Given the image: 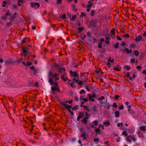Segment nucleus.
I'll return each instance as SVG.
<instances>
[{"mask_svg": "<svg viewBox=\"0 0 146 146\" xmlns=\"http://www.w3.org/2000/svg\"><path fill=\"white\" fill-rule=\"evenodd\" d=\"M72 10H74V11H76L77 9H76V6L74 4H72Z\"/></svg>", "mask_w": 146, "mask_h": 146, "instance_id": "nucleus-25", "label": "nucleus"}, {"mask_svg": "<svg viewBox=\"0 0 146 146\" xmlns=\"http://www.w3.org/2000/svg\"><path fill=\"white\" fill-rule=\"evenodd\" d=\"M93 122L94 123L95 126H97L98 124V122L96 120L94 121Z\"/></svg>", "mask_w": 146, "mask_h": 146, "instance_id": "nucleus-40", "label": "nucleus"}, {"mask_svg": "<svg viewBox=\"0 0 146 146\" xmlns=\"http://www.w3.org/2000/svg\"><path fill=\"white\" fill-rule=\"evenodd\" d=\"M134 54H135V55L136 56H137L139 54V52L138 50H135L134 51Z\"/></svg>", "mask_w": 146, "mask_h": 146, "instance_id": "nucleus-28", "label": "nucleus"}, {"mask_svg": "<svg viewBox=\"0 0 146 146\" xmlns=\"http://www.w3.org/2000/svg\"><path fill=\"white\" fill-rule=\"evenodd\" d=\"M108 60L109 62H110L112 63H113L114 62V59H111V57H109V58Z\"/></svg>", "mask_w": 146, "mask_h": 146, "instance_id": "nucleus-22", "label": "nucleus"}, {"mask_svg": "<svg viewBox=\"0 0 146 146\" xmlns=\"http://www.w3.org/2000/svg\"><path fill=\"white\" fill-rule=\"evenodd\" d=\"M11 14L9 11H7L5 13V16H3L2 17V19L3 20H6L7 18V16L9 15H11Z\"/></svg>", "mask_w": 146, "mask_h": 146, "instance_id": "nucleus-2", "label": "nucleus"}, {"mask_svg": "<svg viewBox=\"0 0 146 146\" xmlns=\"http://www.w3.org/2000/svg\"><path fill=\"white\" fill-rule=\"evenodd\" d=\"M103 124L104 125H105L106 126H108L110 125V123L109 121H108L106 122H104Z\"/></svg>", "mask_w": 146, "mask_h": 146, "instance_id": "nucleus-17", "label": "nucleus"}, {"mask_svg": "<svg viewBox=\"0 0 146 146\" xmlns=\"http://www.w3.org/2000/svg\"><path fill=\"white\" fill-rule=\"evenodd\" d=\"M130 138L132 139L133 141H136L135 137L132 135H129Z\"/></svg>", "mask_w": 146, "mask_h": 146, "instance_id": "nucleus-13", "label": "nucleus"}, {"mask_svg": "<svg viewBox=\"0 0 146 146\" xmlns=\"http://www.w3.org/2000/svg\"><path fill=\"white\" fill-rule=\"evenodd\" d=\"M81 136L82 137H83L84 139L86 140L87 138V137L85 134L84 133L83 134H82L81 135Z\"/></svg>", "mask_w": 146, "mask_h": 146, "instance_id": "nucleus-18", "label": "nucleus"}, {"mask_svg": "<svg viewBox=\"0 0 146 146\" xmlns=\"http://www.w3.org/2000/svg\"><path fill=\"white\" fill-rule=\"evenodd\" d=\"M53 65L56 68H57L60 72V68L58 64L56 63H54Z\"/></svg>", "mask_w": 146, "mask_h": 146, "instance_id": "nucleus-7", "label": "nucleus"}, {"mask_svg": "<svg viewBox=\"0 0 146 146\" xmlns=\"http://www.w3.org/2000/svg\"><path fill=\"white\" fill-rule=\"evenodd\" d=\"M58 74L55 73L54 74L51 72L50 71L48 73L49 76V81L48 82L51 85H53L54 84V82L52 79V77H53L55 81L58 80H59V78H57V76Z\"/></svg>", "mask_w": 146, "mask_h": 146, "instance_id": "nucleus-1", "label": "nucleus"}, {"mask_svg": "<svg viewBox=\"0 0 146 146\" xmlns=\"http://www.w3.org/2000/svg\"><path fill=\"white\" fill-rule=\"evenodd\" d=\"M143 36L146 37V31L143 34Z\"/></svg>", "mask_w": 146, "mask_h": 146, "instance_id": "nucleus-64", "label": "nucleus"}, {"mask_svg": "<svg viewBox=\"0 0 146 146\" xmlns=\"http://www.w3.org/2000/svg\"><path fill=\"white\" fill-rule=\"evenodd\" d=\"M79 115L77 117V120L78 121L82 117L83 115V113L81 112H79Z\"/></svg>", "mask_w": 146, "mask_h": 146, "instance_id": "nucleus-6", "label": "nucleus"}, {"mask_svg": "<svg viewBox=\"0 0 146 146\" xmlns=\"http://www.w3.org/2000/svg\"><path fill=\"white\" fill-rule=\"evenodd\" d=\"M142 37L141 35H139L136 37L135 39V41L137 42H139L141 40Z\"/></svg>", "mask_w": 146, "mask_h": 146, "instance_id": "nucleus-5", "label": "nucleus"}, {"mask_svg": "<svg viewBox=\"0 0 146 146\" xmlns=\"http://www.w3.org/2000/svg\"><path fill=\"white\" fill-rule=\"evenodd\" d=\"M115 114L116 117H119V112L118 111H116L115 112Z\"/></svg>", "mask_w": 146, "mask_h": 146, "instance_id": "nucleus-16", "label": "nucleus"}, {"mask_svg": "<svg viewBox=\"0 0 146 146\" xmlns=\"http://www.w3.org/2000/svg\"><path fill=\"white\" fill-rule=\"evenodd\" d=\"M70 73L71 76L72 77H78V75L76 73V72H72V70L70 71Z\"/></svg>", "mask_w": 146, "mask_h": 146, "instance_id": "nucleus-3", "label": "nucleus"}, {"mask_svg": "<svg viewBox=\"0 0 146 146\" xmlns=\"http://www.w3.org/2000/svg\"><path fill=\"white\" fill-rule=\"evenodd\" d=\"M92 39L93 40V42L94 43H95L97 41L96 39V38H92Z\"/></svg>", "mask_w": 146, "mask_h": 146, "instance_id": "nucleus-51", "label": "nucleus"}, {"mask_svg": "<svg viewBox=\"0 0 146 146\" xmlns=\"http://www.w3.org/2000/svg\"><path fill=\"white\" fill-rule=\"evenodd\" d=\"M119 43L118 42H117L116 44H115L114 45V47L115 48H117L118 47H119Z\"/></svg>", "mask_w": 146, "mask_h": 146, "instance_id": "nucleus-29", "label": "nucleus"}, {"mask_svg": "<svg viewBox=\"0 0 146 146\" xmlns=\"http://www.w3.org/2000/svg\"><path fill=\"white\" fill-rule=\"evenodd\" d=\"M84 99V97L82 96H81L80 98V100H83Z\"/></svg>", "mask_w": 146, "mask_h": 146, "instance_id": "nucleus-62", "label": "nucleus"}, {"mask_svg": "<svg viewBox=\"0 0 146 146\" xmlns=\"http://www.w3.org/2000/svg\"><path fill=\"white\" fill-rule=\"evenodd\" d=\"M10 16H11V18L10 19V20L11 21H12L15 18V16L14 15H11Z\"/></svg>", "mask_w": 146, "mask_h": 146, "instance_id": "nucleus-23", "label": "nucleus"}, {"mask_svg": "<svg viewBox=\"0 0 146 146\" xmlns=\"http://www.w3.org/2000/svg\"><path fill=\"white\" fill-rule=\"evenodd\" d=\"M62 1V0H57V3L58 4H60Z\"/></svg>", "mask_w": 146, "mask_h": 146, "instance_id": "nucleus-57", "label": "nucleus"}, {"mask_svg": "<svg viewBox=\"0 0 146 146\" xmlns=\"http://www.w3.org/2000/svg\"><path fill=\"white\" fill-rule=\"evenodd\" d=\"M122 134L125 135V136H127V134L126 131H124L122 132Z\"/></svg>", "mask_w": 146, "mask_h": 146, "instance_id": "nucleus-42", "label": "nucleus"}, {"mask_svg": "<svg viewBox=\"0 0 146 146\" xmlns=\"http://www.w3.org/2000/svg\"><path fill=\"white\" fill-rule=\"evenodd\" d=\"M99 141V139H98L95 138L94 139V141L96 142H98Z\"/></svg>", "mask_w": 146, "mask_h": 146, "instance_id": "nucleus-36", "label": "nucleus"}, {"mask_svg": "<svg viewBox=\"0 0 146 146\" xmlns=\"http://www.w3.org/2000/svg\"><path fill=\"white\" fill-rule=\"evenodd\" d=\"M120 126L122 127L123 126V124L122 122H121L120 123H118L117 124V126L118 127H119Z\"/></svg>", "mask_w": 146, "mask_h": 146, "instance_id": "nucleus-30", "label": "nucleus"}, {"mask_svg": "<svg viewBox=\"0 0 146 146\" xmlns=\"http://www.w3.org/2000/svg\"><path fill=\"white\" fill-rule=\"evenodd\" d=\"M82 122H84V124H87V120L86 119H85V118H84V119L82 121Z\"/></svg>", "mask_w": 146, "mask_h": 146, "instance_id": "nucleus-37", "label": "nucleus"}, {"mask_svg": "<svg viewBox=\"0 0 146 146\" xmlns=\"http://www.w3.org/2000/svg\"><path fill=\"white\" fill-rule=\"evenodd\" d=\"M78 29L80 31H83L84 30V29L82 27H79L78 28Z\"/></svg>", "mask_w": 146, "mask_h": 146, "instance_id": "nucleus-45", "label": "nucleus"}, {"mask_svg": "<svg viewBox=\"0 0 146 146\" xmlns=\"http://www.w3.org/2000/svg\"><path fill=\"white\" fill-rule=\"evenodd\" d=\"M102 42H100L99 44L98 45V47L100 49H101L102 48Z\"/></svg>", "mask_w": 146, "mask_h": 146, "instance_id": "nucleus-21", "label": "nucleus"}, {"mask_svg": "<svg viewBox=\"0 0 146 146\" xmlns=\"http://www.w3.org/2000/svg\"><path fill=\"white\" fill-rule=\"evenodd\" d=\"M18 8L17 5L16 4H13L11 7V9H16Z\"/></svg>", "mask_w": 146, "mask_h": 146, "instance_id": "nucleus-14", "label": "nucleus"}, {"mask_svg": "<svg viewBox=\"0 0 146 146\" xmlns=\"http://www.w3.org/2000/svg\"><path fill=\"white\" fill-rule=\"evenodd\" d=\"M107 65L108 66V67L110 68L111 66V64L109 62H108L107 64Z\"/></svg>", "mask_w": 146, "mask_h": 146, "instance_id": "nucleus-48", "label": "nucleus"}, {"mask_svg": "<svg viewBox=\"0 0 146 146\" xmlns=\"http://www.w3.org/2000/svg\"><path fill=\"white\" fill-rule=\"evenodd\" d=\"M38 69H36L35 70L34 72V74H36L37 72H38Z\"/></svg>", "mask_w": 146, "mask_h": 146, "instance_id": "nucleus-38", "label": "nucleus"}, {"mask_svg": "<svg viewBox=\"0 0 146 146\" xmlns=\"http://www.w3.org/2000/svg\"><path fill=\"white\" fill-rule=\"evenodd\" d=\"M85 91L84 90H82L79 93L81 94L85 92Z\"/></svg>", "mask_w": 146, "mask_h": 146, "instance_id": "nucleus-44", "label": "nucleus"}, {"mask_svg": "<svg viewBox=\"0 0 146 146\" xmlns=\"http://www.w3.org/2000/svg\"><path fill=\"white\" fill-rule=\"evenodd\" d=\"M91 5H88L87 6V12H89L91 9V7L92 6H91Z\"/></svg>", "mask_w": 146, "mask_h": 146, "instance_id": "nucleus-12", "label": "nucleus"}, {"mask_svg": "<svg viewBox=\"0 0 146 146\" xmlns=\"http://www.w3.org/2000/svg\"><path fill=\"white\" fill-rule=\"evenodd\" d=\"M84 84V82L83 81H79L78 83V84L80 85L83 84Z\"/></svg>", "mask_w": 146, "mask_h": 146, "instance_id": "nucleus-24", "label": "nucleus"}, {"mask_svg": "<svg viewBox=\"0 0 146 146\" xmlns=\"http://www.w3.org/2000/svg\"><path fill=\"white\" fill-rule=\"evenodd\" d=\"M76 16L75 15H73L72 18L71 19V20L72 21L74 20L75 18V17Z\"/></svg>", "mask_w": 146, "mask_h": 146, "instance_id": "nucleus-63", "label": "nucleus"}, {"mask_svg": "<svg viewBox=\"0 0 146 146\" xmlns=\"http://www.w3.org/2000/svg\"><path fill=\"white\" fill-rule=\"evenodd\" d=\"M60 104L61 105L63 106L64 107H65L66 108L67 104H66L65 102H61Z\"/></svg>", "mask_w": 146, "mask_h": 146, "instance_id": "nucleus-26", "label": "nucleus"}, {"mask_svg": "<svg viewBox=\"0 0 146 146\" xmlns=\"http://www.w3.org/2000/svg\"><path fill=\"white\" fill-rule=\"evenodd\" d=\"M75 100L76 101H79V99L77 97H75Z\"/></svg>", "mask_w": 146, "mask_h": 146, "instance_id": "nucleus-60", "label": "nucleus"}, {"mask_svg": "<svg viewBox=\"0 0 146 146\" xmlns=\"http://www.w3.org/2000/svg\"><path fill=\"white\" fill-rule=\"evenodd\" d=\"M56 89V88L55 87H52L51 88V90L52 91H54Z\"/></svg>", "mask_w": 146, "mask_h": 146, "instance_id": "nucleus-54", "label": "nucleus"}, {"mask_svg": "<svg viewBox=\"0 0 146 146\" xmlns=\"http://www.w3.org/2000/svg\"><path fill=\"white\" fill-rule=\"evenodd\" d=\"M119 97V95H116L115 96V99L117 100V99Z\"/></svg>", "mask_w": 146, "mask_h": 146, "instance_id": "nucleus-58", "label": "nucleus"}, {"mask_svg": "<svg viewBox=\"0 0 146 146\" xmlns=\"http://www.w3.org/2000/svg\"><path fill=\"white\" fill-rule=\"evenodd\" d=\"M62 78L64 82L67 80V78L65 76V74H64V75H62Z\"/></svg>", "mask_w": 146, "mask_h": 146, "instance_id": "nucleus-9", "label": "nucleus"}, {"mask_svg": "<svg viewBox=\"0 0 146 146\" xmlns=\"http://www.w3.org/2000/svg\"><path fill=\"white\" fill-rule=\"evenodd\" d=\"M139 129L141 131H146V127L145 126H143L139 127Z\"/></svg>", "mask_w": 146, "mask_h": 146, "instance_id": "nucleus-8", "label": "nucleus"}, {"mask_svg": "<svg viewBox=\"0 0 146 146\" xmlns=\"http://www.w3.org/2000/svg\"><path fill=\"white\" fill-rule=\"evenodd\" d=\"M130 138V137L129 136H127V137L126 141H127L129 142V143H131V140L129 139Z\"/></svg>", "mask_w": 146, "mask_h": 146, "instance_id": "nucleus-32", "label": "nucleus"}, {"mask_svg": "<svg viewBox=\"0 0 146 146\" xmlns=\"http://www.w3.org/2000/svg\"><path fill=\"white\" fill-rule=\"evenodd\" d=\"M125 50L128 53H130L132 52V50H129L128 48H125Z\"/></svg>", "mask_w": 146, "mask_h": 146, "instance_id": "nucleus-15", "label": "nucleus"}, {"mask_svg": "<svg viewBox=\"0 0 146 146\" xmlns=\"http://www.w3.org/2000/svg\"><path fill=\"white\" fill-rule=\"evenodd\" d=\"M60 17H62L63 19H65L66 18V15L65 14H63Z\"/></svg>", "mask_w": 146, "mask_h": 146, "instance_id": "nucleus-34", "label": "nucleus"}, {"mask_svg": "<svg viewBox=\"0 0 146 146\" xmlns=\"http://www.w3.org/2000/svg\"><path fill=\"white\" fill-rule=\"evenodd\" d=\"M31 7L32 8L35 7V6H36L38 7H40V4L39 3L35 2V3H30Z\"/></svg>", "mask_w": 146, "mask_h": 146, "instance_id": "nucleus-4", "label": "nucleus"}, {"mask_svg": "<svg viewBox=\"0 0 146 146\" xmlns=\"http://www.w3.org/2000/svg\"><path fill=\"white\" fill-rule=\"evenodd\" d=\"M113 69L114 70H117L119 71L120 70L117 67H114Z\"/></svg>", "mask_w": 146, "mask_h": 146, "instance_id": "nucleus-46", "label": "nucleus"}, {"mask_svg": "<svg viewBox=\"0 0 146 146\" xmlns=\"http://www.w3.org/2000/svg\"><path fill=\"white\" fill-rule=\"evenodd\" d=\"M115 31V30L114 29H112V31H111V33L112 35H114L115 34L114 31Z\"/></svg>", "mask_w": 146, "mask_h": 146, "instance_id": "nucleus-49", "label": "nucleus"}, {"mask_svg": "<svg viewBox=\"0 0 146 146\" xmlns=\"http://www.w3.org/2000/svg\"><path fill=\"white\" fill-rule=\"evenodd\" d=\"M136 68L138 69L139 70H140L141 68V67L139 66H137L136 67Z\"/></svg>", "mask_w": 146, "mask_h": 146, "instance_id": "nucleus-52", "label": "nucleus"}, {"mask_svg": "<svg viewBox=\"0 0 146 146\" xmlns=\"http://www.w3.org/2000/svg\"><path fill=\"white\" fill-rule=\"evenodd\" d=\"M87 36L88 37H91V32L90 31L88 32L87 33Z\"/></svg>", "mask_w": 146, "mask_h": 146, "instance_id": "nucleus-27", "label": "nucleus"}, {"mask_svg": "<svg viewBox=\"0 0 146 146\" xmlns=\"http://www.w3.org/2000/svg\"><path fill=\"white\" fill-rule=\"evenodd\" d=\"M123 105H121L119 107V109L120 110H123Z\"/></svg>", "mask_w": 146, "mask_h": 146, "instance_id": "nucleus-56", "label": "nucleus"}, {"mask_svg": "<svg viewBox=\"0 0 146 146\" xmlns=\"http://www.w3.org/2000/svg\"><path fill=\"white\" fill-rule=\"evenodd\" d=\"M94 11L93 10H92L91 12V15L92 16H93L94 15Z\"/></svg>", "mask_w": 146, "mask_h": 146, "instance_id": "nucleus-39", "label": "nucleus"}, {"mask_svg": "<svg viewBox=\"0 0 146 146\" xmlns=\"http://www.w3.org/2000/svg\"><path fill=\"white\" fill-rule=\"evenodd\" d=\"M32 64V63L31 62H27L26 63V66H30Z\"/></svg>", "mask_w": 146, "mask_h": 146, "instance_id": "nucleus-31", "label": "nucleus"}, {"mask_svg": "<svg viewBox=\"0 0 146 146\" xmlns=\"http://www.w3.org/2000/svg\"><path fill=\"white\" fill-rule=\"evenodd\" d=\"M116 38L118 40H122L121 38L119 36H117Z\"/></svg>", "mask_w": 146, "mask_h": 146, "instance_id": "nucleus-59", "label": "nucleus"}, {"mask_svg": "<svg viewBox=\"0 0 146 146\" xmlns=\"http://www.w3.org/2000/svg\"><path fill=\"white\" fill-rule=\"evenodd\" d=\"M105 99V97L104 96H102L101 98H99L98 99L99 100H101Z\"/></svg>", "mask_w": 146, "mask_h": 146, "instance_id": "nucleus-33", "label": "nucleus"}, {"mask_svg": "<svg viewBox=\"0 0 146 146\" xmlns=\"http://www.w3.org/2000/svg\"><path fill=\"white\" fill-rule=\"evenodd\" d=\"M88 95H89V101H91L92 102H94V99H93V98L92 97V96L90 94H88Z\"/></svg>", "mask_w": 146, "mask_h": 146, "instance_id": "nucleus-10", "label": "nucleus"}, {"mask_svg": "<svg viewBox=\"0 0 146 146\" xmlns=\"http://www.w3.org/2000/svg\"><path fill=\"white\" fill-rule=\"evenodd\" d=\"M125 68L128 70H129L130 68V66L127 65H126L125 66Z\"/></svg>", "mask_w": 146, "mask_h": 146, "instance_id": "nucleus-53", "label": "nucleus"}, {"mask_svg": "<svg viewBox=\"0 0 146 146\" xmlns=\"http://www.w3.org/2000/svg\"><path fill=\"white\" fill-rule=\"evenodd\" d=\"M95 132L96 133L98 134H100V129H98L97 128L95 129Z\"/></svg>", "mask_w": 146, "mask_h": 146, "instance_id": "nucleus-19", "label": "nucleus"}, {"mask_svg": "<svg viewBox=\"0 0 146 146\" xmlns=\"http://www.w3.org/2000/svg\"><path fill=\"white\" fill-rule=\"evenodd\" d=\"M78 106H76L72 108V110H76L78 109Z\"/></svg>", "mask_w": 146, "mask_h": 146, "instance_id": "nucleus-20", "label": "nucleus"}, {"mask_svg": "<svg viewBox=\"0 0 146 146\" xmlns=\"http://www.w3.org/2000/svg\"><path fill=\"white\" fill-rule=\"evenodd\" d=\"M83 16H84V17H85L86 16V15L85 14V13L83 12H81V13L80 16L82 17Z\"/></svg>", "mask_w": 146, "mask_h": 146, "instance_id": "nucleus-41", "label": "nucleus"}, {"mask_svg": "<svg viewBox=\"0 0 146 146\" xmlns=\"http://www.w3.org/2000/svg\"><path fill=\"white\" fill-rule=\"evenodd\" d=\"M91 96H92L93 98H96V95L95 94H93L92 95H91Z\"/></svg>", "mask_w": 146, "mask_h": 146, "instance_id": "nucleus-61", "label": "nucleus"}, {"mask_svg": "<svg viewBox=\"0 0 146 146\" xmlns=\"http://www.w3.org/2000/svg\"><path fill=\"white\" fill-rule=\"evenodd\" d=\"M113 106L115 108H116L117 107L116 103H113Z\"/></svg>", "mask_w": 146, "mask_h": 146, "instance_id": "nucleus-35", "label": "nucleus"}, {"mask_svg": "<svg viewBox=\"0 0 146 146\" xmlns=\"http://www.w3.org/2000/svg\"><path fill=\"white\" fill-rule=\"evenodd\" d=\"M74 82H73L71 83H70L71 86L73 88H74L75 87V86L73 85V84H74Z\"/></svg>", "mask_w": 146, "mask_h": 146, "instance_id": "nucleus-43", "label": "nucleus"}, {"mask_svg": "<svg viewBox=\"0 0 146 146\" xmlns=\"http://www.w3.org/2000/svg\"><path fill=\"white\" fill-rule=\"evenodd\" d=\"M71 107L72 106H68L67 105L66 108L67 109H70Z\"/></svg>", "mask_w": 146, "mask_h": 146, "instance_id": "nucleus-55", "label": "nucleus"}, {"mask_svg": "<svg viewBox=\"0 0 146 146\" xmlns=\"http://www.w3.org/2000/svg\"><path fill=\"white\" fill-rule=\"evenodd\" d=\"M21 62L24 64L25 66H26V63L25 61H22Z\"/></svg>", "mask_w": 146, "mask_h": 146, "instance_id": "nucleus-50", "label": "nucleus"}, {"mask_svg": "<svg viewBox=\"0 0 146 146\" xmlns=\"http://www.w3.org/2000/svg\"><path fill=\"white\" fill-rule=\"evenodd\" d=\"M104 107L108 109L110 107V105L108 103H107L105 104L104 106Z\"/></svg>", "mask_w": 146, "mask_h": 146, "instance_id": "nucleus-11", "label": "nucleus"}, {"mask_svg": "<svg viewBox=\"0 0 146 146\" xmlns=\"http://www.w3.org/2000/svg\"><path fill=\"white\" fill-rule=\"evenodd\" d=\"M135 46V44H131L130 45V48H132L133 47H134Z\"/></svg>", "mask_w": 146, "mask_h": 146, "instance_id": "nucleus-47", "label": "nucleus"}]
</instances>
